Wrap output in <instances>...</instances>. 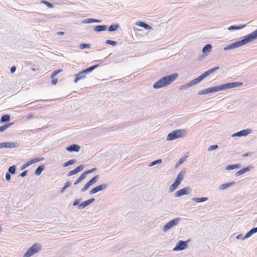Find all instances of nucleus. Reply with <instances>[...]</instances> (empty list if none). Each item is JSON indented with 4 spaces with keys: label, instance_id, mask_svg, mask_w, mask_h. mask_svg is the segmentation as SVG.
<instances>
[{
    "label": "nucleus",
    "instance_id": "nucleus-1",
    "mask_svg": "<svg viewBox=\"0 0 257 257\" xmlns=\"http://www.w3.org/2000/svg\"><path fill=\"white\" fill-rule=\"evenodd\" d=\"M242 84V82H235L224 84L221 85L217 86L215 87L208 88L203 90L200 94H207L213 92H217L221 91L224 89H229L233 87L241 86Z\"/></svg>",
    "mask_w": 257,
    "mask_h": 257
},
{
    "label": "nucleus",
    "instance_id": "nucleus-2",
    "mask_svg": "<svg viewBox=\"0 0 257 257\" xmlns=\"http://www.w3.org/2000/svg\"><path fill=\"white\" fill-rule=\"evenodd\" d=\"M178 75L174 73L167 77H164L157 81L153 85L155 88H160L169 85L171 83L176 80Z\"/></svg>",
    "mask_w": 257,
    "mask_h": 257
},
{
    "label": "nucleus",
    "instance_id": "nucleus-3",
    "mask_svg": "<svg viewBox=\"0 0 257 257\" xmlns=\"http://www.w3.org/2000/svg\"><path fill=\"white\" fill-rule=\"evenodd\" d=\"M256 38H257V30L247 35L243 40L236 42L235 43L232 44V45L230 46V48L239 47L242 45H244L250 41H252Z\"/></svg>",
    "mask_w": 257,
    "mask_h": 257
},
{
    "label": "nucleus",
    "instance_id": "nucleus-4",
    "mask_svg": "<svg viewBox=\"0 0 257 257\" xmlns=\"http://www.w3.org/2000/svg\"><path fill=\"white\" fill-rule=\"evenodd\" d=\"M186 133V130L184 129H180L173 131L171 133H170L167 137V140L168 141H171L180 138H182Z\"/></svg>",
    "mask_w": 257,
    "mask_h": 257
},
{
    "label": "nucleus",
    "instance_id": "nucleus-5",
    "mask_svg": "<svg viewBox=\"0 0 257 257\" xmlns=\"http://www.w3.org/2000/svg\"><path fill=\"white\" fill-rule=\"evenodd\" d=\"M218 69V67H214L213 68H212L211 69H209L206 71H205L204 73H203L202 75H200L198 77H197L196 79L193 80L191 81V83H192V85H195L202 81L204 78H205L207 76L209 75L211 73H213L214 71L217 70Z\"/></svg>",
    "mask_w": 257,
    "mask_h": 257
},
{
    "label": "nucleus",
    "instance_id": "nucleus-6",
    "mask_svg": "<svg viewBox=\"0 0 257 257\" xmlns=\"http://www.w3.org/2000/svg\"><path fill=\"white\" fill-rule=\"evenodd\" d=\"M98 66V65H95L94 66H92L89 68H87L85 70L82 71L81 72H79L78 74H76L75 77L74 82L76 83L79 80L85 78L86 73L90 72L93 70H94L95 68H96Z\"/></svg>",
    "mask_w": 257,
    "mask_h": 257
},
{
    "label": "nucleus",
    "instance_id": "nucleus-7",
    "mask_svg": "<svg viewBox=\"0 0 257 257\" xmlns=\"http://www.w3.org/2000/svg\"><path fill=\"white\" fill-rule=\"evenodd\" d=\"M41 248L40 244L35 243L24 254L23 257H30L34 253L37 252Z\"/></svg>",
    "mask_w": 257,
    "mask_h": 257
},
{
    "label": "nucleus",
    "instance_id": "nucleus-8",
    "mask_svg": "<svg viewBox=\"0 0 257 257\" xmlns=\"http://www.w3.org/2000/svg\"><path fill=\"white\" fill-rule=\"evenodd\" d=\"M178 223V219H173L168 222L163 228V230L166 231L169 229L175 226Z\"/></svg>",
    "mask_w": 257,
    "mask_h": 257
},
{
    "label": "nucleus",
    "instance_id": "nucleus-9",
    "mask_svg": "<svg viewBox=\"0 0 257 257\" xmlns=\"http://www.w3.org/2000/svg\"><path fill=\"white\" fill-rule=\"evenodd\" d=\"M187 246V243L185 241H179L176 246V247L174 248V250H181L186 248Z\"/></svg>",
    "mask_w": 257,
    "mask_h": 257
},
{
    "label": "nucleus",
    "instance_id": "nucleus-10",
    "mask_svg": "<svg viewBox=\"0 0 257 257\" xmlns=\"http://www.w3.org/2000/svg\"><path fill=\"white\" fill-rule=\"evenodd\" d=\"M189 191V187H186L183 189H181L178 191H177L175 193V197H178L187 194L188 193V192Z\"/></svg>",
    "mask_w": 257,
    "mask_h": 257
},
{
    "label": "nucleus",
    "instance_id": "nucleus-11",
    "mask_svg": "<svg viewBox=\"0 0 257 257\" xmlns=\"http://www.w3.org/2000/svg\"><path fill=\"white\" fill-rule=\"evenodd\" d=\"M107 186L105 184H101L98 186L94 187L93 189H92L89 193L90 194H94L99 191L102 190L106 188Z\"/></svg>",
    "mask_w": 257,
    "mask_h": 257
},
{
    "label": "nucleus",
    "instance_id": "nucleus-12",
    "mask_svg": "<svg viewBox=\"0 0 257 257\" xmlns=\"http://www.w3.org/2000/svg\"><path fill=\"white\" fill-rule=\"evenodd\" d=\"M62 71V69H59V70L54 71L52 73V74L51 75V78H52V81H51L52 84H53V85L56 84V83L58 82V79L55 78V77L57 74L59 73L60 72H61Z\"/></svg>",
    "mask_w": 257,
    "mask_h": 257
},
{
    "label": "nucleus",
    "instance_id": "nucleus-13",
    "mask_svg": "<svg viewBox=\"0 0 257 257\" xmlns=\"http://www.w3.org/2000/svg\"><path fill=\"white\" fill-rule=\"evenodd\" d=\"M93 171V169L87 170L84 173L82 174L74 182V185H76L80 183L83 179H84L86 177V174L91 173Z\"/></svg>",
    "mask_w": 257,
    "mask_h": 257
},
{
    "label": "nucleus",
    "instance_id": "nucleus-14",
    "mask_svg": "<svg viewBox=\"0 0 257 257\" xmlns=\"http://www.w3.org/2000/svg\"><path fill=\"white\" fill-rule=\"evenodd\" d=\"M250 132H251L250 130H248V129L242 130V131H239L235 134H233L232 135V137H235V136L241 137V136H246L248 134L250 133Z\"/></svg>",
    "mask_w": 257,
    "mask_h": 257
},
{
    "label": "nucleus",
    "instance_id": "nucleus-15",
    "mask_svg": "<svg viewBox=\"0 0 257 257\" xmlns=\"http://www.w3.org/2000/svg\"><path fill=\"white\" fill-rule=\"evenodd\" d=\"M80 149V147L75 144L72 145L70 146H68L66 148V150L72 152H78Z\"/></svg>",
    "mask_w": 257,
    "mask_h": 257
},
{
    "label": "nucleus",
    "instance_id": "nucleus-16",
    "mask_svg": "<svg viewBox=\"0 0 257 257\" xmlns=\"http://www.w3.org/2000/svg\"><path fill=\"white\" fill-rule=\"evenodd\" d=\"M94 200V199L93 198L90 199L88 200H86V201L82 202V203L79 204L78 206V208L79 209H83L84 207H85L86 206H87L88 205H89V204H90L92 202H93Z\"/></svg>",
    "mask_w": 257,
    "mask_h": 257
},
{
    "label": "nucleus",
    "instance_id": "nucleus-17",
    "mask_svg": "<svg viewBox=\"0 0 257 257\" xmlns=\"http://www.w3.org/2000/svg\"><path fill=\"white\" fill-rule=\"evenodd\" d=\"M42 159H40L39 158H35L34 159H32L31 160V161L27 162L26 163H25L23 166V168H27L28 167V166H29L30 165H31V164H34V163H37L40 161H41Z\"/></svg>",
    "mask_w": 257,
    "mask_h": 257
},
{
    "label": "nucleus",
    "instance_id": "nucleus-18",
    "mask_svg": "<svg viewBox=\"0 0 257 257\" xmlns=\"http://www.w3.org/2000/svg\"><path fill=\"white\" fill-rule=\"evenodd\" d=\"M107 27L105 25L97 26L94 28V30L95 32H101L106 31Z\"/></svg>",
    "mask_w": 257,
    "mask_h": 257
},
{
    "label": "nucleus",
    "instance_id": "nucleus-19",
    "mask_svg": "<svg viewBox=\"0 0 257 257\" xmlns=\"http://www.w3.org/2000/svg\"><path fill=\"white\" fill-rule=\"evenodd\" d=\"M136 25L137 26L143 27L147 30H151L152 29L151 26L143 22H138L136 23Z\"/></svg>",
    "mask_w": 257,
    "mask_h": 257
},
{
    "label": "nucleus",
    "instance_id": "nucleus-20",
    "mask_svg": "<svg viewBox=\"0 0 257 257\" xmlns=\"http://www.w3.org/2000/svg\"><path fill=\"white\" fill-rule=\"evenodd\" d=\"M249 170V169L248 167L243 168L236 172L235 176H236V177L239 176L244 174V173L248 171Z\"/></svg>",
    "mask_w": 257,
    "mask_h": 257
},
{
    "label": "nucleus",
    "instance_id": "nucleus-21",
    "mask_svg": "<svg viewBox=\"0 0 257 257\" xmlns=\"http://www.w3.org/2000/svg\"><path fill=\"white\" fill-rule=\"evenodd\" d=\"M14 147V144L12 143H0V148H12Z\"/></svg>",
    "mask_w": 257,
    "mask_h": 257
},
{
    "label": "nucleus",
    "instance_id": "nucleus-22",
    "mask_svg": "<svg viewBox=\"0 0 257 257\" xmlns=\"http://www.w3.org/2000/svg\"><path fill=\"white\" fill-rule=\"evenodd\" d=\"M183 179V174L180 172L177 176L175 182L179 185Z\"/></svg>",
    "mask_w": 257,
    "mask_h": 257
},
{
    "label": "nucleus",
    "instance_id": "nucleus-23",
    "mask_svg": "<svg viewBox=\"0 0 257 257\" xmlns=\"http://www.w3.org/2000/svg\"><path fill=\"white\" fill-rule=\"evenodd\" d=\"M234 183V182H230V183L222 184L220 186V190H224V189H226L227 188L233 185Z\"/></svg>",
    "mask_w": 257,
    "mask_h": 257
},
{
    "label": "nucleus",
    "instance_id": "nucleus-24",
    "mask_svg": "<svg viewBox=\"0 0 257 257\" xmlns=\"http://www.w3.org/2000/svg\"><path fill=\"white\" fill-rule=\"evenodd\" d=\"M212 46L210 44L206 45L204 47H203L202 49V52L204 53H206L207 52H210L211 50Z\"/></svg>",
    "mask_w": 257,
    "mask_h": 257
},
{
    "label": "nucleus",
    "instance_id": "nucleus-25",
    "mask_svg": "<svg viewBox=\"0 0 257 257\" xmlns=\"http://www.w3.org/2000/svg\"><path fill=\"white\" fill-rule=\"evenodd\" d=\"M239 167H240V165L238 164H234V165H228L226 167V170H233L234 169H238Z\"/></svg>",
    "mask_w": 257,
    "mask_h": 257
},
{
    "label": "nucleus",
    "instance_id": "nucleus-26",
    "mask_svg": "<svg viewBox=\"0 0 257 257\" xmlns=\"http://www.w3.org/2000/svg\"><path fill=\"white\" fill-rule=\"evenodd\" d=\"M10 115L9 114H5L2 116L1 121L2 122L9 121L10 120Z\"/></svg>",
    "mask_w": 257,
    "mask_h": 257
},
{
    "label": "nucleus",
    "instance_id": "nucleus-27",
    "mask_svg": "<svg viewBox=\"0 0 257 257\" xmlns=\"http://www.w3.org/2000/svg\"><path fill=\"white\" fill-rule=\"evenodd\" d=\"M256 232H257V227L252 228L249 232H248L245 235V237L247 238L249 237L251 234L255 233Z\"/></svg>",
    "mask_w": 257,
    "mask_h": 257
},
{
    "label": "nucleus",
    "instance_id": "nucleus-28",
    "mask_svg": "<svg viewBox=\"0 0 257 257\" xmlns=\"http://www.w3.org/2000/svg\"><path fill=\"white\" fill-rule=\"evenodd\" d=\"M12 124L13 123H9L0 126V133L4 132L9 127H10Z\"/></svg>",
    "mask_w": 257,
    "mask_h": 257
},
{
    "label": "nucleus",
    "instance_id": "nucleus-29",
    "mask_svg": "<svg viewBox=\"0 0 257 257\" xmlns=\"http://www.w3.org/2000/svg\"><path fill=\"white\" fill-rule=\"evenodd\" d=\"M44 169V167L43 166H39L36 170L35 171V174L37 175H39L42 173V171Z\"/></svg>",
    "mask_w": 257,
    "mask_h": 257
},
{
    "label": "nucleus",
    "instance_id": "nucleus-30",
    "mask_svg": "<svg viewBox=\"0 0 257 257\" xmlns=\"http://www.w3.org/2000/svg\"><path fill=\"white\" fill-rule=\"evenodd\" d=\"M245 25H241V26H238V27H235V26H231L230 27H229L228 29L229 30L241 29H242L244 27H245Z\"/></svg>",
    "mask_w": 257,
    "mask_h": 257
},
{
    "label": "nucleus",
    "instance_id": "nucleus-31",
    "mask_svg": "<svg viewBox=\"0 0 257 257\" xmlns=\"http://www.w3.org/2000/svg\"><path fill=\"white\" fill-rule=\"evenodd\" d=\"M118 27L117 25H111L108 27V30L110 32L115 31L118 28Z\"/></svg>",
    "mask_w": 257,
    "mask_h": 257
},
{
    "label": "nucleus",
    "instance_id": "nucleus-32",
    "mask_svg": "<svg viewBox=\"0 0 257 257\" xmlns=\"http://www.w3.org/2000/svg\"><path fill=\"white\" fill-rule=\"evenodd\" d=\"M192 86V83H191V81H190V82H189L188 83H186V84H185L182 85L180 87L179 89L180 90H182V89H186V88H188V87H189L190 86Z\"/></svg>",
    "mask_w": 257,
    "mask_h": 257
},
{
    "label": "nucleus",
    "instance_id": "nucleus-33",
    "mask_svg": "<svg viewBox=\"0 0 257 257\" xmlns=\"http://www.w3.org/2000/svg\"><path fill=\"white\" fill-rule=\"evenodd\" d=\"M178 184H177V183L176 182H174L173 184H172V185L170 186V188H169V190H170V191L171 192H172L174 190H175L177 187L178 186Z\"/></svg>",
    "mask_w": 257,
    "mask_h": 257
},
{
    "label": "nucleus",
    "instance_id": "nucleus-34",
    "mask_svg": "<svg viewBox=\"0 0 257 257\" xmlns=\"http://www.w3.org/2000/svg\"><path fill=\"white\" fill-rule=\"evenodd\" d=\"M75 162V160H70L69 161H68V162L65 163L63 166V167H67V166H68L69 165H71L72 164H73V163H74Z\"/></svg>",
    "mask_w": 257,
    "mask_h": 257
},
{
    "label": "nucleus",
    "instance_id": "nucleus-35",
    "mask_svg": "<svg viewBox=\"0 0 257 257\" xmlns=\"http://www.w3.org/2000/svg\"><path fill=\"white\" fill-rule=\"evenodd\" d=\"M90 186H91V184L89 183V182H87V183L84 185V186L82 188V189H81V191H82V192H84V191H86V190L88 189V188H89V187Z\"/></svg>",
    "mask_w": 257,
    "mask_h": 257
},
{
    "label": "nucleus",
    "instance_id": "nucleus-36",
    "mask_svg": "<svg viewBox=\"0 0 257 257\" xmlns=\"http://www.w3.org/2000/svg\"><path fill=\"white\" fill-rule=\"evenodd\" d=\"M90 186H91V184L89 183V182H87V183L84 185V186L82 188V189H81V191H82V192H84V191H86V190L88 189V188H89V187Z\"/></svg>",
    "mask_w": 257,
    "mask_h": 257
},
{
    "label": "nucleus",
    "instance_id": "nucleus-37",
    "mask_svg": "<svg viewBox=\"0 0 257 257\" xmlns=\"http://www.w3.org/2000/svg\"><path fill=\"white\" fill-rule=\"evenodd\" d=\"M90 186H91V184L89 183V182H87V183L84 185V186L82 188V189H81V191H82V192H84V191H86V190L88 189V188H89V187Z\"/></svg>",
    "mask_w": 257,
    "mask_h": 257
},
{
    "label": "nucleus",
    "instance_id": "nucleus-38",
    "mask_svg": "<svg viewBox=\"0 0 257 257\" xmlns=\"http://www.w3.org/2000/svg\"><path fill=\"white\" fill-rule=\"evenodd\" d=\"M79 48L81 49H84V48H90V44H81L79 45Z\"/></svg>",
    "mask_w": 257,
    "mask_h": 257
},
{
    "label": "nucleus",
    "instance_id": "nucleus-39",
    "mask_svg": "<svg viewBox=\"0 0 257 257\" xmlns=\"http://www.w3.org/2000/svg\"><path fill=\"white\" fill-rule=\"evenodd\" d=\"M194 200H195L197 202H203L207 200V198L203 197L201 198H194Z\"/></svg>",
    "mask_w": 257,
    "mask_h": 257
},
{
    "label": "nucleus",
    "instance_id": "nucleus-40",
    "mask_svg": "<svg viewBox=\"0 0 257 257\" xmlns=\"http://www.w3.org/2000/svg\"><path fill=\"white\" fill-rule=\"evenodd\" d=\"M105 43L107 44L111 45L112 46H115L116 44V42L115 41L109 40H106Z\"/></svg>",
    "mask_w": 257,
    "mask_h": 257
},
{
    "label": "nucleus",
    "instance_id": "nucleus-41",
    "mask_svg": "<svg viewBox=\"0 0 257 257\" xmlns=\"http://www.w3.org/2000/svg\"><path fill=\"white\" fill-rule=\"evenodd\" d=\"M161 162H162V160L161 159H159V160H157L156 161H153V162H151L149 166H154V165H156L157 163H161Z\"/></svg>",
    "mask_w": 257,
    "mask_h": 257
},
{
    "label": "nucleus",
    "instance_id": "nucleus-42",
    "mask_svg": "<svg viewBox=\"0 0 257 257\" xmlns=\"http://www.w3.org/2000/svg\"><path fill=\"white\" fill-rule=\"evenodd\" d=\"M15 171H16V168H15V167L14 166H12L10 167V168L9 169V171L11 173L14 174L15 173Z\"/></svg>",
    "mask_w": 257,
    "mask_h": 257
},
{
    "label": "nucleus",
    "instance_id": "nucleus-43",
    "mask_svg": "<svg viewBox=\"0 0 257 257\" xmlns=\"http://www.w3.org/2000/svg\"><path fill=\"white\" fill-rule=\"evenodd\" d=\"M97 176H95L93 178H92L89 181V183L91 185H92L93 184L95 183L96 181H97Z\"/></svg>",
    "mask_w": 257,
    "mask_h": 257
},
{
    "label": "nucleus",
    "instance_id": "nucleus-44",
    "mask_svg": "<svg viewBox=\"0 0 257 257\" xmlns=\"http://www.w3.org/2000/svg\"><path fill=\"white\" fill-rule=\"evenodd\" d=\"M217 148H218L217 145H212V146H210V147L208 148V150L209 151H211L216 149Z\"/></svg>",
    "mask_w": 257,
    "mask_h": 257
},
{
    "label": "nucleus",
    "instance_id": "nucleus-45",
    "mask_svg": "<svg viewBox=\"0 0 257 257\" xmlns=\"http://www.w3.org/2000/svg\"><path fill=\"white\" fill-rule=\"evenodd\" d=\"M77 173V171L75 170V169H74V170H72V171H70L68 172V176H72L73 175H74L75 174Z\"/></svg>",
    "mask_w": 257,
    "mask_h": 257
},
{
    "label": "nucleus",
    "instance_id": "nucleus-46",
    "mask_svg": "<svg viewBox=\"0 0 257 257\" xmlns=\"http://www.w3.org/2000/svg\"><path fill=\"white\" fill-rule=\"evenodd\" d=\"M83 169V166L82 165L79 166L77 167L75 169L77 171V173H78L82 171Z\"/></svg>",
    "mask_w": 257,
    "mask_h": 257
},
{
    "label": "nucleus",
    "instance_id": "nucleus-47",
    "mask_svg": "<svg viewBox=\"0 0 257 257\" xmlns=\"http://www.w3.org/2000/svg\"><path fill=\"white\" fill-rule=\"evenodd\" d=\"M42 3L43 4H45L46 5H47L49 8H52V5L49 2L46 1H42Z\"/></svg>",
    "mask_w": 257,
    "mask_h": 257
},
{
    "label": "nucleus",
    "instance_id": "nucleus-48",
    "mask_svg": "<svg viewBox=\"0 0 257 257\" xmlns=\"http://www.w3.org/2000/svg\"><path fill=\"white\" fill-rule=\"evenodd\" d=\"M185 160H186V158L185 157L180 158L178 164L179 165L181 164L182 163H183L185 161Z\"/></svg>",
    "mask_w": 257,
    "mask_h": 257
},
{
    "label": "nucleus",
    "instance_id": "nucleus-49",
    "mask_svg": "<svg viewBox=\"0 0 257 257\" xmlns=\"http://www.w3.org/2000/svg\"><path fill=\"white\" fill-rule=\"evenodd\" d=\"M71 185V183L70 181H67L64 185V186L67 188L68 187H70Z\"/></svg>",
    "mask_w": 257,
    "mask_h": 257
},
{
    "label": "nucleus",
    "instance_id": "nucleus-50",
    "mask_svg": "<svg viewBox=\"0 0 257 257\" xmlns=\"http://www.w3.org/2000/svg\"><path fill=\"white\" fill-rule=\"evenodd\" d=\"M6 178L8 181L11 179V175L9 173H7L6 175Z\"/></svg>",
    "mask_w": 257,
    "mask_h": 257
},
{
    "label": "nucleus",
    "instance_id": "nucleus-51",
    "mask_svg": "<svg viewBox=\"0 0 257 257\" xmlns=\"http://www.w3.org/2000/svg\"><path fill=\"white\" fill-rule=\"evenodd\" d=\"M16 70V67L15 66H13L11 69V72L12 73H13L15 72Z\"/></svg>",
    "mask_w": 257,
    "mask_h": 257
},
{
    "label": "nucleus",
    "instance_id": "nucleus-52",
    "mask_svg": "<svg viewBox=\"0 0 257 257\" xmlns=\"http://www.w3.org/2000/svg\"><path fill=\"white\" fill-rule=\"evenodd\" d=\"M26 174H27V171H25L23 172V173H22L21 174L20 176L21 177H23L25 176L26 175Z\"/></svg>",
    "mask_w": 257,
    "mask_h": 257
},
{
    "label": "nucleus",
    "instance_id": "nucleus-53",
    "mask_svg": "<svg viewBox=\"0 0 257 257\" xmlns=\"http://www.w3.org/2000/svg\"><path fill=\"white\" fill-rule=\"evenodd\" d=\"M78 203H79V200H75L74 201V202H73V205L74 206H75V205H77L78 204Z\"/></svg>",
    "mask_w": 257,
    "mask_h": 257
},
{
    "label": "nucleus",
    "instance_id": "nucleus-54",
    "mask_svg": "<svg viewBox=\"0 0 257 257\" xmlns=\"http://www.w3.org/2000/svg\"><path fill=\"white\" fill-rule=\"evenodd\" d=\"M66 189V188L64 186V187L61 189L60 192L63 193L65 190Z\"/></svg>",
    "mask_w": 257,
    "mask_h": 257
},
{
    "label": "nucleus",
    "instance_id": "nucleus-55",
    "mask_svg": "<svg viewBox=\"0 0 257 257\" xmlns=\"http://www.w3.org/2000/svg\"><path fill=\"white\" fill-rule=\"evenodd\" d=\"M57 34L58 35H62L64 34V32H61V31H60V32H57Z\"/></svg>",
    "mask_w": 257,
    "mask_h": 257
},
{
    "label": "nucleus",
    "instance_id": "nucleus-56",
    "mask_svg": "<svg viewBox=\"0 0 257 257\" xmlns=\"http://www.w3.org/2000/svg\"><path fill=\"white\" fill-rule=\"evenodd\" d=\"M92 22H99L100 21H98V20H93V19H92Z\"/></svg>",
    "mask_w": 257,
    "mask_h": 257
},
{
    "label": "nucleus",
    "instance_id": "nucleus-57",
    "mask_svg": "<svg viewBox=\"0 0 257 257\" xmlns=\"http://www.w3.org/2000/svg\"><path fill=\"white\" fill-rule=\"evenodd\" d=\"M248 156V154H247V153H246V154H243V155H242V156H243V157H245V156Z\"/></svg>",
    "mask_w": 257,
    "mask_h": 257
}]
</instances>
